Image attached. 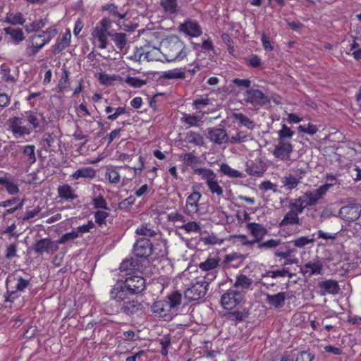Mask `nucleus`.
<instances>
[{"label":"nucleus","instance_id":"f257e3e1","mask_svg":"<svg viewBox=\"0 0 361 361\" xmlns=\"http://www.w3.org/2000/svg\"><path fill=\"white\" fill-rule=\"evenodd\" d=\"M162 50L165 59L169 62L183 60L189 52L184 42L176 36L166 39L162 44Z\"/></svg>","mask_w":361,"mask_h":361},{"label":"nucleus","instance_id":"f03ea898","mask_svg":"<svg viewBox=\"0 0 361 361\" xmlns=\"http://www.w3.org/2000/svg\"><path fill=\"white\" fill-rule=\"evenodd\" d=\"M30 283V279L20 276H9L6 280V293L5 302H13L20 297L18 293L23 292Z\"/></svg>","mask_w":361,"mask_h":361},{"label":"nucleus","instance_id":"7ed1b4c3","mask_svg":"<svg viewBox=\"0 0 361 361\" xmlns=\"http://www.w3.org/2000/svg\"><path fill=\"white\" fill-rule=\"evenodd\" d=\"M288 208L289 211L279 223V227L281 228H285L290 225H300L299 215L305 209L298 198L290 199L288 201Z\"/></svg>","mask_w":361,"mask_h":361},{"label":"nucleus","instance_id":"20e7f679","mask_svg":"<svg viewBox=\"0 0 361 361\" xmlns=\"http://www.w3.org/2000/svg\"><path fill=\"white\" fill-rule=\"evenodd\" d=\"M112 305V302H110L106 307L107 313L109 314L121 312L128 316H132L143 310V305L141 302L134 298L130 299V297L122 303L118 304L116 308H114Z\"/></svg>","mask_w":361,"mask_h":361},{"label":"nucleus","instance_id":"39448f33","mask_svg":"<svg viewBox=\"0 0 361 361\" xmlns=\"http://www.w3.org/2000/svg\"><path fill=\"white\" fill-rule=\"evenodd\" d=\"M194 173L201 177L207 184L209 190L212 194H216L217 196H222L224 190L219 185L217 176L211 169L207 168H195L193 169Z\"/></svg>","mask_w":361,"mask_h":361},{"label":"nucleus","instance_id":"423d86ee","mask_svg":"<svg viewBox=\"0 0 361 361\" xmlns=\"http://www.w3.org/2000/svg\"><path fill=\"white\" fill-rule=\"evenodd\" d=\"M334 185V183H327L319 186L314 190L305 192L304 195L297 198L302 203L305 208L314 206L318 204L319 201L324 197L329 189Z\"/></svg>","mask_w":361,"mask_h":361},{"label":"nucleus","instance_id":"0eeeda50","mask_svg":"<svg viewBox=\"0 0 361 361\" xmlns=\"http://www.w3.org/2000/svg\"><path fill=\"white\" fill-rule=\"evenodd\" d=\"M243 100L253 106H263L270 103V99L258 89L250 88L243 92Z\"/></svg>","mask_w":361,"mask_h":361},{"label":"nucleus","instance_id":"6e6552de","mask_svg":"<svg viewBox=\"0 0 361 361\" xmlns=\"http://www.w3.org/2000/svg\"><path fill=\"white\" fill-rule=\"evenodd\" d=\"M244 298V293L238 289L231 288L221 297V303L224 309H233Z\"/></svg>","mask_w":361,"mask_h":361},{"label":"nucleus","instance_id":"1a4fd4ad","mask_svg":"<svg viewBox=\"0 0 361 361\" xmlns=\"http://www.w3.org/2000/svg\"><path fill=\"white\" fill-rule=\"evenodd\" d=\"M209 281H197L185 290V297L189 301L197 300L204 298L208 290Z\"/></svg>","mask_w":361,"mask_h":361},{"label":"nucleus","instance_id":"9d476101","mask_svg":"<svg viewBox=\"0 0 361 361\" xmlns=\"http://www.w3.org/2000/svg\"><path fill=\"white\" fill-rule=\"evenodd\" d=\"M220 258L218 256L209 255L205 261L199 264V268L207 274L204 279L209 282L216 277V268L219 267Z\"/></svg>","mask_w":361,"mask_h":361},{"label":"nucleus","instance_id":"9b49d317","mask_svg":"<svg viewBox=\"0 0 361 361\" xmlns=\"http://www.w3.org/2000/svg\"><path fill=\"white\" fill-rule=\"evenodd\" d=\"M293 151V146L290 142L278 141L273 151V155L290 165L292 162L290 154Z\"/></svg>","mask_w":361,"mask_h":361},{"label":"nucleus","instance_id":"f8f14e48","mask_svg":"<svg viewBox=\"0 0 361 361\" xmlns=\"http://www.w3.org/2000/svg\"><path fill=\"white\" fill-rule=\"evenodd\" d=\"M8 129L16 137H23L31 133V129L23 126V118L18 116L10 118L8 121Z\"/></svg>","mask_w":361,"mask_h":361},{"label":"nucleus","instance_id":"ddd939ff","mask_svg":"<svg viewBox=\"0 0 361 361\" xmlns=\"http://www.w3.org/2000/svg\"><path fill=\"white\" fill-rule=\"evenodd\" d=\"M339 217L348 222L355 221L361 214V205L352 203L342 207L339 210Z\"/></svg>","mask_w":361,"mask_h":361},{"label":"nucleus","instance_id":"4468645a","mask_svg":"<svg viewBox=\"0 0 361 361\" xmlns=\"http://www.w3.org/2000/svg\"><path fill=\"white\" fill-rule=\"evenodd\" d=\"M58 249L56 242L47 238L37 240L32 245V250L37 255H42L44 253L52 254Z\"/></svg>","mask_w":361,"mask_h":361},{"label":"nucleus","instance_id":"2eb2a0df","mask_svg":"<svg viewBox=\"0 0 361 361\" xmlns=\"http://www.w3.org/2000/svg\"><path fill=\"white\" fill-rule=\"evenodd\" d=\"M152 243L145 237L137 239L133 246L134 254L138 257L146 258L152 254Z\"/></svg>","mask_w":361,"mask_h":361},{"label":"nucleus","instance_id":"dca6fc26","mask_svg":"<svg viewBox=\"0 0 361 361\" xmlns=\"http://www.w3.org/2000/svg\"><path fill=\"white\" fill-rule=\"evenodd\" d=\"M193 49L197 51V58L195 59L196 68L197 69H202L207 67L208 63L202 62L200 57L202 54L207 55V52L212 51L214 46L212 40L207 39L202 42V44L192 43Z\"/></svg>","mask_w":361,"mask_h":361},{"label":"nucleus","instance_id":"f3484780","mask_svg":"<svg viewBox=\"0 0 361 361\" xmlns=\"http://www.w3.org/2000/svg\"><path fill=\"white\" fill-rule=\"evenodd\" d=\"M126 288L130 295L141 293L145 288V280L139 276H132L126 278L124 281Z\"/></svg>","mask_w":361,"mask_h":361},{"label":"nucleus","instance_id":"a211bd4d","mask_svg":"<svg viewBox=\"0 0 361 361\" xmlns=\"http://www.w3.org/2000/svg\"><path fill=\"white\" fill-rule=\"evenodd\" d=\"M207 138L215 145H221L229 141L227 132L224 128H208Z\"/></svg>","mask_w":361,"mask_h":361},{"label":"nucleus","instance_id":"6ab92c4d","mask_svg":"<svg viewBox=\"0 0 361 361\" xmlns=\"http://www.w3.org/2000/svg\"><path fill=\"white\" fill-rule=\"evenodd\" d=\"M323 263L319 258L313 259L304 264L300 268V272L304 275L312 276L322 274L323 269Z\"/></svg>","mask_w":361,"mask_h":361},{"label":"nucleus","instance_id":"aec40b11","mask_svg":"<svg viewBox=\"0 0 361 361\" xmlns=\"http://www.w3.org/2000/svg\"><path fill=\"white\" fill-rule=\"evenodd\" d=\"M129 295H131L126 288V284L124 283H117L113 286L110 291V300L121 304L128 299Z\"/></svg>","mask_w":361,"mask_h":361},{"label":"nucleus","instance_id":"412c9836","mask_svg":"<svg viewBox=\"0 0 361 361\" xmlns=\"http://www.w3.org/2000/svg\"><path fill=\"white\" fill-rule=\"evenodd\" d=\"M30 47L27 48V52L29 56H35L38 51L48 43L45 39V35H33L30 37Z\"/></svg>","mask_w":361,"mask_h":361},{"label":"nucleus","instance_id":"4be33fe9","mask_svg":"<svg viewBox=\"0 0 361 361\" xmlns=\"http://www.w3.org/2000/svg\"><path fill=\"white\" fill-rule=\"evenodd\" d=\"M267 169V165L261 159L257 158L255 160L247 162L245 171L252 176H262Z\"/></svg>","mask_w":361,"mask_h":361},{"label":"nucleus","instance_id":"5701e85b","mask_svg":"<svg viewBox=\"0 0 361 361\" xmlns=\"http://www.w3.org/2000/svg\"><path fill=\"white\" fill-rule=\"evenodd\" d=\"M180 30L188 36L193 37H200L202 34L199 23L196 20L190 19L186 20L183 23L180 24Z\"/></svg>","mask_w":361,"mask_h":361},{"label":"nucleus","instance_id":"b1692460","mask_svg":"<svg viewBox=\"0 0 361 361\" xmlns=\"http://www.w3.org/2000/svg\"><path fill=\"white\" fill-rule=\"evenodd\" d=\"M318 287L320 289V294L322 295H325L327 293L335 295L338 293L340 290L338 281L332 279L319 282Z\"/></svg>","mask_w":361,"mask_h":361},{"label":"nucleus","instance_id":"393cba45","mask_svg":"<svg viewBox=\"0 0 361 361\" xmlns=\"http://www.w3.org/2000/svg\"><path fill=\"white\" fill-rule=\"evenodd\" d=\"M247 229L250 234L255 238V243H259L264 237L267 234V229L262 224L257 223H248L246 226Z\"/></svg>","mask_w":361,"mask_h":361},{"label":"nucleus","instance_id":"a878e982","mask_svg":"<svg viewBox=\"0 0 361 361\" xmlns=\"http://www.w3.org/2000/svg\"><path fill=\"white\" fill-rule=\"evenodd\" d=\"M202 195L200 192L194 191L186 200V213L189 214H195L199 210L198 202Z\"/></svg>","mask_w":361,"mask_h":361},{"label":"nucleus","instance_id":"bb28decb","mask_svg":"<svg viewBox=\"0 0 361 361\" xmlns=\"http://www.w3.org/2000/svg\"><path fill=\"white\" fill-rule=\"evenodd\" d=\"M266 302L276 309L282 308L285 305L286 294L285 292H279L276 294H266Z\"/></svg>","mask_w":361,"mask_h":361},{"label":"nucleus","instance_id":"cd10ccee","mask_svg":"<svg viewBox=\"0 0 361 361\" xmlns=\"http://www.w3.org/2000/svg\"><path fill=\"white\" fill-rule=\"evenodd\" d=\"M253 281L246 275L240 274L236 276L235 281L232 288L245 293L251 287Z\"/></svg>","mask_w":361,"mask_h":361},{"label":"nucleus","instance_id":"c85d7f7f","mask_svg":"<svg viewBox=\"0 0 361 361\" xmlns=\"http://www.w3.org/2000/svg\"><path fill=\"white\" fill-rule=\"evenodd\" d=\"M57 192L58 197L65 201H73L78 197L74 189L68 184L59 185Z\"/></svg>","mask_w":361,"mask_h":361},{"label":"nucleus","instance_id":"c756f323","mask_svg":"<svg viewBox=\"0 0 361 361\" xmlns=\"http://www.w3.org/2000/svg\"><path fill=\"white\" fill-rule=\"evenodd\" d=\"M151 310L156 314V316L161 318H165L171 311L165 300H158L154 302L151 306Z\"/></svg>","mask_w":361,"mask_h":361},{"label":"nucleus","instance_id":"7c9ffc66","mask_svg":"<svg viewBox=\"0 0 361 361\" xmlns=\"http://www.w3.org/2000/svg\"><path fill=\"white\" fill-rule=\"evenodd\" d=\"M28 123L36 129L39 127L40 123H46L45 117L43 114L37 111H30L26 116Z\"/></svg>","mask_w":361,"mask_h":361},{"label":"nucleus","instance_id":"2f4dec72","mask_svg":"<svg viewBox=\"0 0 361 361\" xmlns=\"http://www.w3.org/2000/svg\"><path fill=\"white\" fill-rule=\"evenodd\" d=\"M92 37L96 39L98 42V47L104 49L107 47L108 45V36L111 35L109 32H106L99 30L98 27L94 28L92 32Z\"/></svg>","mask_w":361,"mask_h":361},{"label":"nucleus","instance_id":"473e14b6","mask_svg":"<svg viewBox=\"0 0 361 361\" xmlns=\"http://www.w3.org/2000/svg\"><path fill=\"white\" fill-rule=\"evenodd\" d=\"M95 176V170L93 168L89 166L78 169L71 175V177L74 180H78L80 178H92Z\"/></svg>","mask_w":361,"mask_h":361},{"label":"nucleus","instance_id":"72a5a7b5","mask_svg":"<svg viewBox=\"0 0 361 361\" xmlns=\"http://www.w3.org/2000/svg\"><path fill=\"white\" fill-rule=\"evenodd\" d=\"M300 183V177H295L292 173L286 175L282 179L283 186L288 190L296 188Z\"/></svg>","mask_w":361,"mask_h":361},{"label":"nucleus","instance_id":"f704fd0d","mask_svg":"<svg viewBox=\"0 0 361 361\" xmlns=\"http://www.w3.org/2000/svg\"><path fill=\"white\" fill-rule=\"evenodd\" d=\"M4 21L13 25H23L25 22V18L20 12H8L6 13Z\"/></svg>","mask_w":361,"mask_h":361},{"label":"nucleus","instance_id":"c9c22d12","mask_svg":"<svg viewBox=\"0 0 361 361\" xmlns=\"http://www.w3.org/2000/svg\"><path fill=\"white\" fill-rule=\"evenodd\" d=\"M178 0H161L160 5L169 14H175L180 10Z\"/></svg>","mask_w":361,"mask_h":361},{"label":"nucleus","instance_id":"e433bc0d","mask_svg":"<svg viewBox=\"0 0 361 361\" xmlns=\"http://www.w3.org/2000/svg\"><path fill=\"white\" fill-rule=\"evenodd\" d=\"M5 34L11 37L16 44H18L25 39L24 34L20 28H13L11 27L4 29Z\"/></svg>","mask_w":361,"mask_h":361},{"label":"nucleus","instance_id":"4c0bfd02","mask_svg":"<svg viewBox=\"0 0 361 361\" xmlns=\"http://www.w3.org/2000/svg\"><path fill=\"white\" fill-rule=\"evenodd\" d=\"M182 300V295L178 291H174L166 297L165 301L168 304V307L170 310L178 307Z\"/></svg>","mask_w":361,"mask_h":361},{"label":"nucleus","instance_id":"58836bf2","mask_svg":"<svg viewBox=\"0 0 361 361\" xmlns=\"http://www.w3.org/2000/svg\"><path fill=\"white\" fill-rule=\"evenodd\" d=\"M201 120L202 117L200 116L189 114L186 113H183V116L180 118L181 122L186 125L188 127L198 126Z\"/></svg>","mask_w":361,"mask_h":361},{"label":"nucleus","instance_id":"ea45409f","mask_svg":"<svg viewBox=\"0 0 361 361\" xmlns=\"http://www.w3.org/2000/svg\"><path fill=\"white\" fill-rule=\"evenodd\" d=\"M295 132L292 130L286 125L283 124L281 128L278 131V141L279 142H289V139H291L294 135Z\"/></svg>","mask_w":361,"mask_h":361},{"label":"nucleus","instance_id":"a19ab883","mask_svg":"<svg viewBox=\"0 0 361 361\" xmlns=\"http://www.w3.org/2000/svg\"><path fill=\"white\" fill-rule=\"evenodd\" d=\"M97 78L102 85L110 86L112 85L115 81L121 79V77L118 75H109L104 73H98Z\"/></svg>","mask_w":361,"mask_h":361},{"label":"nucleus","instance_id":"79ce46f5","mask_svg":"<svg viewBox=\"0 0 361 361\" xmlns=\"http://www.w3.org/2000/svg\"><path fill=\"white\" fill-rule=\"evenodd\" d=\"M234 119L238 121L241 126L247 127L248 129H253L255 126V122L250 120L247 116L243 113H234L233 114Z\"/></svg>","mask_w":361,"mask_h":361},{"label":"nucleus","instance_id":"37998d69","mask_svg":"<svg viewBox=\"0 0 361 361\" xmlns=\"http://www.w3.org/2000/svg\"><path fill=\"white\" fill-rule=\"evenodd\" d=\"M314 235L313 234L312 237L301 236L291 240L290 243L293 244L295 247L303 248L306 245L312 244L315 241Z\"/></svg>","mask_w":361,"mask_h":361},{"label":"nucleus","instance_id":"c03bdc74","mask_svg":"<svg viewBox=\"0 0 361 361\" xmlns=\"http://www.w3.org/2000/svg\"><path fill=\"white\" fill-rule=\"evenodd\" d=\"M220 171L225 176H227L230 178H242L243 173L232 169L227 164L222 163L220 165Z\"/></svg>","mask_w":361,"mask_h":361},{"label":"nucleus","instance_id":"a18cd8bd","mask_svg":"<svg viewBox=\"0 0 361 361\" xmlns=\"http://www.w3.org/2000/svg\"><path fill=\"white\" fill-rule=\"evenodd\" d=\"M293 274L290 273L288 269L283 268L281 269L275 270V271H267L266 273L263 274L262 276L263 278L265 277H271L276 278L279 276L285 277L288 276L289 278H292L293 276Z\"/></svg>","mask_w":361,"mask_h":361},{"label":"nucleus","instance_id":"49530a36","mask_svg":"<svg viewBox=\"0 0 361 361\" xmlns=\"http://www.w3.org/2000/svg\"><path fill=\"white\" fill-rule=\"evenodd\" d=\"M163 78L165 79H184L185 78V72L180 68L169 70L163 73Z\"/></svg>","mask_w":361,"mask_h":361},{"label":"nucleus","instance_id":"de8ad7c7","mask_svg":"<svg viewBox=\"0 0 361 361\" xmlns=\"http://www.w3.org/2000/svg\"><path fill=\"white\" fill-rule=\"evenodd\" d=\"M69 75L70 73L66 68L63 69L62 75L59 81L57 86V92H63L67 89L69 84Z\"/></svg>","mask_w":361,"mask_h":361},{"label":"nucleus","instance_id":"09e8293b","mask_svg":"<svg viewBox=\"0 0 361 361\" xmlns=\"http://www.w3.org/2000/svg\"><path fill=\"white\" fill-rule=\"evenodd\" d=\"M281 243V240L280 239H269L264 242L260 241L257 247L259 250H271L276 248Z\"/></svg>","mask_w":361,"mask_h":361},{"label":"nucleus","instance_id":"8fccbe9b","mask_svg":"<svg viewBox=\"0 0 361 361\" xmlns=\"http://www.w3.org/2000/svg\"><path fill=\"white\" fill-rule=\"evenodd\" d=\"M111 36L112 40L114 42L116 46L120 49L122 50L127 42V35L126 33L119 32L115 33Z\"/></svg>","mask_w":361,"mask_h":361},{"label":"nucleus","instance_id":"3c124183","mask_svg":"<svg viewBox=\"0 0 361 361\" xmlns=\"http://www.w3.org/2000/svg\"><path fill=\"white\" fill-rule=\"evenodd\" d=\"M186 139L189 143L194 144L195 145L201 146L204 143L203 137L193 131H190L186 134Z\"/></svg>","mask_w":361,"mask_h":361},{"label":"nucleus","instance_id":"603ef678","mask_svg":"<svg viewBox=\"0 0 361 361\" xmlns=\"http://www.w3.org/2000/svg\"><path fill=\"white\" fill-rule=\"evenodd\" d=\"M35 149L34 145H26L23 147V153L27 157L26 161L29 165H32L36 161Z\"/></svg>","mask_w":361,"mask_h":361},{"label":"nucleus","instance_id":"864d4df0","mask_svg":"<svg viewBox=\"0 0 361 361\" xmlns=\"http://www.w3.org/2000/svg\"><path fill=\"white\" fill-rule=\"evenodd\" d=\"M71 33L68 32L66 33L63 38L60 40V42L56 44L54 48V53H60L65 48L69 46L70 42H71Z\"/></svg>","mask_w":361,"mask_h":361},{"label":"nucleus","instance_id":"5fc2aeb1","mask_svg":"<svg viewBox=\"0 0 361 361\" xmlns=\"http://www.w3.org/2000/svg\"><path fill=\"white\" fill-rule=\"evenodd\" d=\"M178 227L187 233L193 232L200 233L202 231L200 224L196 221H190Z\"/></svg>","mask_w":361,"mask_h":361},{"label":"nucleus","instance_id":"6e6d98bb","mask_svg":"<svg viewBox=\"0 0 361 361\" xmlns=\"http://www.w3.org/2000/svg\"><path fill=\"white\" fill-rule=\"evenodd\" d=\"M136 234L142 235V237L148 238V237L154 236L157 233L152 228L147 225H142L138 227L135 231Z\"/></svg>","mask_w":361,"mask_h":361},{"label":"nucleus","instance_id":"4d7b16f0","mask_svg":"<svg viewBox=\"0 0 361 361\" xmlns=\"http://www.w3.org/2000/svg\"><path fill=\"white\" fill-rule=\"evenodd\" d=\"M47 23V19H40L38 21L32 22L30 25H26L25 29L28 33L36 32L44 27Z\"/></svg>","mask_w":361,"mask_h":361},{"label":"nucleus","instance_id":"13d9d810","mask_svg":"<svg viewBox=\"0 0 361 361\" xmlns=\"http://www.w3.org/2000/svg\"><path fill=\"white\" fill-rule=\"evenodd\" d=\"M78 237V235L77 232L75 231V229L72 230L71 232L66 233L63 234L56 241L57 245L59 244H65V243H66L67 242H68L70 240H73L76 239Z\"/></svg>","mask_w":361,"mask_h":361},{"label":"nucleus","instance_id":"bf43d9fd","mask_svg":"<svg viewBox=\"0 0 361 361\" xmlns=\"http://www.w3.org/2000/svg\"><path fill=\"white\" fill-rule=\"evenodd\" d=\"M1 78L6 82H14L16 80L15 77L11 74V69L5 65L1 67Z\"/></svg>","mask_w":361,"mask_h":361},{"label":"nucleus","instance_id":"052dcab7","mask_svg":"<svg viewBox=\"0 0 361 361\" xmlns=\"http://www.w3.org/2000/svg\"><path fill=\"white\" fill-rule=\"evenodd\" d=\"M109 216V213H108L105 211L99 210V211L96 212L94 214L95 221L97 224H98L100 226L102 224H105L106 219Z\"/></svg>","mask_w":361,"mask_h":361},{"label":"nucleus","instance_id":"680f3d73","mask_svg":"<svg viewBox=\"0 0 361 361\" xmlns=\"http://www.w3.org/2000/svg\"><path fill=\"white\" fill-rule=\"evenodd\" d=\"M126 82L130 86L133 87H140L142 85L146 84V81L137 78L136 77H128L126 79Z\"/></svg>","mask_w":361,"mask_h":361},{"label":"nucleus","instance_id":"e2e57ef3","mask_svg":"<svg viewBox=\"0 0 361 361\" xmlns=\"http://www.w3.org/2000/svg\"><path fill=\"white\" fill-rule=\"evenodd\" d=\"M314 359V355L310 351H300L297 354L295 361H312Z\"/></svg>","mask_w":361,"mask_h":361},{"label":"nucleus","instance_id":"0e129e2a","mask_svg":"<svg viewBox=\"0 0 361 361\" xmlns=\"http://www.w3.org/2000/svg\"><path fill=\"white\" fill-rule=\"evenodd\" d=\"M92 204L94 208L102 209L106 210L109 209L107 203L102 196H99L96 198H94L92 200Z\"/></svg>","mask_w":361,"mask_h":361},{"label":"nucleus","instance_id":"69168bd1","mask_svg":"<svg viewBox=\"0 0 361 361\" xmlns=\"http://www.w3.org/2000/svg\"><path fill=\"white\" fill-rule=\"evenodd\" d=\"M4 187L10 195H16L20 192L18 185L10 179L7 180Z\"/></svg>","mask_w":361,"mask_h":361},{"label":"nucleus","instance_id":"338daca9","mask_svg":"<svg viewBox=\"0 0 361 361\" xmlns=\"http://www.w3.org/2000/svg\"><path fill=\"white\" fill-rule=\"evenodd\" d=\"M108 179L111 183H118L120 180V174L116 169H108Z\"/></svg>","mask_w":361,"mask_h":361},{"label":"nucleus","instance_id":"774afa93","mask_svg":"<svg viewBox=\"0 0 361 361\" xmlns=\"http://www.w3.org/2000/svg\"><path fill=\"white\" fill-rule=\"evenodd\" d=\"M247 140V135L243 131H240L236 133L235 135H233L230 139L229 141L231 143H241L246 142Z\"/></svg>","mask_w":361,"mask_h":361}]
</instances>
